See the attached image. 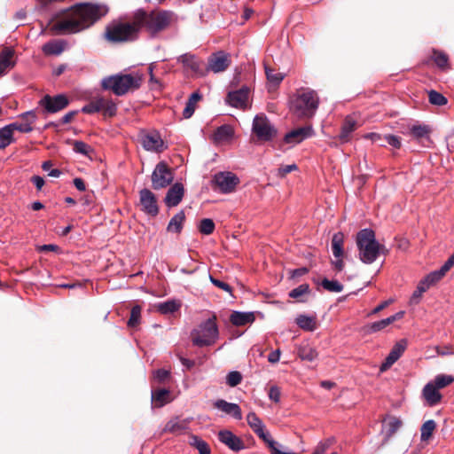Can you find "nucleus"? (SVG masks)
Here are the masks:
<instances>
[{
    "mask_svg": "<svg viewBox=\"0 0 454 454\" xmlns=\"http://www.w3.org/2000/svg\"><path fill=\"white\" fill-rule=\"evenodd\" d=\"M356 129V121L351 118L347 117L341 127L339 138L341 142H348L349 140L350 134Z\"/></svg>",
    "mask_w": 454,
    "mask_h": 454,
    "instance_id": "obj_32",
    "label": "nucleus"
},
{
    "mask_svg": "<svg viewBox=\"0 0 454 454\" xmlns=\"http://www.w3.org/2000/svg\"><path fill=\"white\" fill-rule=\"evenodd\" d=\"M242 379V374L239 372L232 371L226 376V384L231 387H234L241 383Z\"/></svg>",
    "mask_w": 454,
    "mask_h": 454,
    "instance_id": "obj_51",
    "label": "nucleus"
},
{
    "mask_svg": "<svg viewBox=\"0 0 454 454\" xmlns=\"http://www.w3.org/2000/svg\"><path fill=\"white\" fill-rule=\"evenodd\" d=\"M434 60L439 67H444L447 66L448 57L442 52L434 51Z\"/></svg>",
    "mask_w": 454,
    "mask_h": 454,
    "instance_id": "obj_57",
    "label": "nucleus"
},
{
    "mask_svg": "<svg viewBox=\"0 0 454 454\" xmlns=\"http://www.w3.org/2000/svg\"><path fill=\"white\" fill-rule=\"evenodd\" d=\"M210 281L215 286L223 289V291H225L227 293L231 294V287L227 283L221 281L219 279H216V278H213L212 276H210Z\"/></svg>",
    "mask_w": 454,
    "mask_h": 454,
    "instance_id": "obj_61",
    "label": "nucleus"
},
{
    "mask_svg": "<svg viewBox=\"0 0 454 454\" xmlns=\"http://www.w3.org/2000/svg\"><path fill=\"white\" fill-rule=\"evenodd\" d=\"M15 51L10 47H5L0 52V76L7 73L15 66L14 58Z\"/></svg>",
    "mask_w": 454,
    "mask_h": 454,
    "instance_id": "obj_24",
    "label": "nucleus"
},
{
    "mask_svg": "<svg viewBox=\"0 0 454 454\" xmlns=\"http://www.w3.org/2000/svg\"><path fill=\"white\" fill-rule=\"evenodd\" d=\"M428 100L432 105L442 106L447 104V98L436 90H430L428 92Z\"/></svg>",
    "mask_w": 454,
    "mask_h": 454,
    "instance_id": "obj_46",
    "label": "nucleus"
},
{
    "mask_svg": "<svg viewBox=\"0 0 454 454\" xmlns=\"http://www.w3.org/2000/svg\"><path fill=\"white\" fill-rule=\"evenodd\" d=\"M454 381L451 375L439 374L432 381L439 389L450 385Z\"/></svg>",
    "mask_w": 454,
    "mask_h": 454,
    "instance_id": "obj_48",
    "label": "nucleus"
},
{
    "mask_svg": "<svg viewBox=\"0 0 454 454\" xmlns=\"http://www.w3.org/2000/svg\"><path fill=\"white\" fill-rule=\"evenodd\" d=\"M219 441L233 451H239L245 448L243 441L229 430H222L218 433Z\"/></svg>",
    "mask_w": 454,
    "mask_h": 454,
    "instance_id": "obj_18",
    "label": "nucleus"
},
{
    "mask_svg": "<svg viewBox=\"0 0 454 454\" xmlns=\"http://www.w3.org/2000/svg\"><path fill=\"white\" fill-rule=\"evenodd\" d=\"M290 111L300 119L313 117L319 106L317 93L309 88H301L291 97Z\"/></svg>",
    "mask_w": 454,
    "mask_h": 454,
    "instance_id": "obj_3",
    "label": "nucleus"
},
{
    "mask_svg": "<svg viewBox=\"0 0 454 454\" xmlns=\"http://www.w3.org/2000/svg\"><path fill=\"white\" fill-rule=\"evenodd\" d=\"M298 356L302 360L312 362L317 357L318 353L313 347L306 344L299 348Z\"/></svg>",
    "mask_w": 454,
    "mask_h": 454,
    "instance_id": "obj_36",
    "label": "nucleus"
},
{
    "mask_svg": "<svg viewBox=\"0 0 454 454\" xmlns=\"http://www.w3.org/2000/svg\"><path fill=\"white\" fill-rule=\"evenodd\" d=\"M140 25L137 22L135 13L131 22H114L106 28V38L114 43L133 41L137 38Z\"/></svg>",
    "mask_w": 454,
    "mask_h": 454,
    "instance_id": "obj_6",
    "label": "nucleus"
},
{
    "mask_svg": "<svg viewBox=\"0 0 454 454\" xmlns=\"http://www.w3.org/2000/svg\"><path fill=\"white\" fill-rule=\"evenodd\" d=\"M102 110L105 116H114L116 114V105L109 98H102Z\"/></svg>",
    "mask_w": 454,
    "mask_h": 454,
    "instance_id": "obj_45",
    "label": "nucleus"
},
{
    "mask_svg": "<svg viewBox=\"0 0 454 454\" xmlns=\"http://www.w3.org/2000/svg\"><path fill=\"white\" fill-rule=\"evenodd\" d=\"M309 286L308 284L300 285L289 293V296L294 299H300L304 294H309Z\"/></svg>",
    "mask_w": 454,
    "mask_h": 454,
    "instance_id": "obj_54",
    "label": "nucleus"
},
{
    "mask_svg": "<svg viewBox=\"0 0 454 454\" xmlns=\"http://www.w3.org/2000/svg\"><path fill=\"white\" fill-rule=\"evenodd\" d=\"M141 81L142 78L138 74H119L104 78L101 84L105 90H112L117 96H122L130 90L138 89Z\"/></svg>",
    "mask_w": 454,
    "mask_h": 454,
    "instance_id": "obj_5",
    "label": "nucleus"
},
{
    "mask_svg": "<svg viewBox=\"0 0 454 454\" xmlns=\"http://www.w3.org/2000/svg\"><path fill=\"white\" fill-rule=\"evenodd\" d=\"M422 395L429 406L436 405L442 399L439 388L432 381L424 387Z\"/></svg>",
    "mask_w": 454,
    "mask_h": 454,
    "instance_id": "obj_26",
    "label": "nucleus"
},
{
    "mask_svg": "<svg viewBox=\"0 0 454 454\" xmlns=\"http://www.w3.org/2000/svg\"><path fill=\"white\" fill-rule=\"evenodd\" d=\"M177 62L181 63L184 69L190 71L193 75L204 76L206 74L202 68L203 62L193 54H183L177 58Z\"/></svg>",
    "mask_w": 454,
    "mask_h": 454,
    "instance_id": "obj_13",
    "label": "nucleus"
},
{
    "mask_svg": "<svg viewBox=\"0 0 454 454\" xmlns=\"http://www.w3.org/2000/svg\"><path fill=\"white\" fill-rule=\"evenodd\" d=\"M233 135V128L229 124H223L216 129L213 135V139L217 144L228 142L232 138Z\"/></svg>",
    "mask_w": 454,
    "mask_h": 454,
    "instance_id": "obj_28",
    "label": "nucleus"
},
{
    "mask_svg": "<svg viewBox=\"0 0 454 454\" xmlns=\"http://www.w3.org/2000/svg\"><path fill=\"white\" fill-rule=\"evenodd\" d=\"M268 446L270 447V451H271V454H294V452H291V451H283L281 450L280 449L278 448V443L273 441L272 439L270 440L268 442H267Z\"/></svg>",
    "mask_w": 454,
    "mask_h": 454,
    "instance_id": "obj_62",
    "label": "nucleus"
},
{
    "mask_svg": "<svg viewBox=\"0 0 454 454\" xmlns=\"http://www.w3.org/2000/svg\"><path fill=\"white\" fill-rule=\"evenodd\" d=\"M215 321L216 317L213 316L200 324L198 327L192 332V340L195 346H210L216 341L219 333Z\"/></svg>",
    "mask_w": 454,
    "mask_h": 454,
    "instance_id": "obj_7",
    "label": "nucleus"
},
{
    "mask_svg": "<svg viewBox=\"0 0 454 454\" xmlns=\"http://www.w3.org/2000/svg\"><path fill=\"white\" fill-rule=\"evenodd\" d=\"M185 220L184 211L176 214L169 221L167 231L169 232L180 233L183 229V224Z\"/></svg>",
    "mask_w": 454,
    "mask_h": 454,
    "instance_id": "obj_33",
    "label": "nucleus"
},
{
    "mask_svg": "<svg viewBox=\"0 0 454 454\" xmlns=\"http://www.w3.org/2000/svg\"><path fill=\"white\" fill-rule=\"evenodd\" d=\"M384 142H386L387 145L394 148H400L401 147V139L399 137L395 135H386L384 136Z\"/></svg>",
    "mask_w": 454,
    "mask_h": 454,
    "instance_id": "obj_58",
    "label": "nucleus"
},
{
    "mask_svg": "<svg viewBox=\"0 0 454 454\" xmlns=\"http://www.w3.org/2000/svg\"><path fill=\"white\" fill-rule=\"evenodd\" d=\"M107 10L99 4H77L53 14L49 21V29L53 35L80 33L93 26L105 16Z\"/></svg>",
    "mask_w": 454,
    "mask_h": 454,
    "instance_id": "obj_1",
    "label": "nucleus"
},
{
    "mask_svg": "<svg viewBox=\"0 0 454 454\" xmlns=\"http://www.w3.org/2000/svg\"><path fill=\"white\" fill-rule=\"evenodd\" d=\"M142 145L146 151L161 152L164 143L159 134H146L142 137Z\"/></svg>",
    "mask_w": 454,
    "mask_h": 454,
    "instance_id": "obj_25",
    "label": "nucleus"
},
{
    "mask_svg": "<svg viewBox=\"0 0 454 454\" xmlns=\"http://www.w3.org/2000/svg\"><path fill=\"white\" fill-rule=\"evenodd\" d=\"M366 138L371 139L373 143L378 144L380 146H384V136L378 133H370L365 136Z\"/></svg>",
    "mask_w": 454,
    "mask_h": 454,
    "instance_id": "obj_63",
    "label": "nucleus"
},
{
    "mask_svg": "<svg viewBox=\"0 0 454 454\" xmlns=\"http://www.w3.org/2000/svg\"><path fill=\"white\" fill-rule=\"evenodd\" d=\"M174 179L171 169L164 161L159 162L152 174V187L160 190L169 185Z\"/></svg>",
    "mask_w": 454,
    "mask_h": 454,
    "instance_id": "obj_9",
    "label": "nucleus"
},
{
    "mask_svg": "<svg viewBox=\"0 0 454 454\" xmlns=\"http://www.w3.org/2000/svg\"><path fill=\"white\" fill-rule=\"evenodd\" d=\"M449 270L450 269L445 264H443L440 270L429 273L422 280L430 287L431 286L440 281Z\"/></svg>",
    "mask_w": 454,
    "mask_h": 454,
    "instance_id": "obj_35",
    "label": "nucleus"
},
{
    "mask_svg": "<svg viewBox=\"0 0 454 454\" xmlns=\"http://www.w3.org/2000/svg\"><path fill=\"white\" fill-rule=\"evenodd\" d=\"M321 285L325 290L333 293H340L343 290V286L337 280L325 278L322 280Z\"/></svg>",
    "mask_w": 454,
    "mask_h": 454,
    "instance_id": "obj_47",
    "label": "nucleus"
},
{
    "mask_svg": "<svg viewBox=\"0 0 454 454\" xmlns=\"http://www.w3.org/2000/svg\"><path fill=\"white\" fill-rule=\"evenodd\" d=\"M407 347V342L405 340H401L392 348L388 356L386 357L385 361L380 365V372H385L388 370L403 355L405 348Z\"/></svg>",
    "mask_w": 454,
    "mask_h": 454,
    "instance_id": "obj_17",
    "label": "nucleus"
},
{
    "mask_svg": "<svg viewBox=\"0 0 454 454\" xmlns=\"http://www.w3.org/2000/svg\"><path fill=\"white\" fill-rule=\"evenodd\" d=\"M20 118L23 121L21 122L15 121L8 124L9 127L14 132L15 130L22 133H29L33 131V124L35 123L37 116L35 111H28L20 115Z\"/></svg>",
    "mask_w": 454,
    "mask_h": 454,
    "instance_id": "obj_16",
    "label": "nucleus"
},
{
    "mask_svg": "<svg viewBox=\"0 0 454 454\" xmlns=\"http://www.w3.org/2000/svg\"><path fill=\"white\" fill-rule=\"evenodd\" d=\"M136 13L137 22L140 25V28L144 27L152 36L157 35L177 21V15L169 10L152 11L150 12L140 10Z\"/></svg>",
    "mask_w": 454,
    "mask_h": 454,
    "instance_id": "obj_2",
    "label": "nucleus"
},
{
    "mask_svg": "<svg viewBox=\"0 0 454 454\" xmlns=\"http://www.w3.org/2000/svg\"><path fill=\"white\" fill-rule=\"evenodd\" d=\"M184 194V185L180 183L174 184L168 191L164 199L165 204L168 207L177 206Z\"/></svg>",
    "mask_w": 454,
    "mask_h": 454,
    "instance_id": "obj_23",
    "label": "nucleus"
},
{
    "mask_svg": "<svg viewBox=\"0 0 454 454\" xmlns=\"http://www.w3.org/2000/svg\"><path fill=\"white\" fill-rule=\"evenodd\" d=\"M180 307V303L176 301H167L157 305V309L162 314H168L176 311Z\"/></svg>",
    "mask_w": 454,
    "mask_h": 454,
    "instance_id": "obj_42",
    "label": "nucleus"
},
{
    "mask_svg": "<svg viewBox=\"0 0 454 454\" xmlns=\"http://www.w3.org/2000/svg\"><path fill=\"white\" fill-rule=\"evenodd\" d=\"M213 405L215 409L235 419L240 420L242 419L241 409L237 403H229L223 399H218L213 403Z\"/></svg>",
    "mask_w": 454,
    "mask_h": 454,
    "instance_id": "obj_22",
    "label": "nucleus"
},
{
    "mask_svg": "<svg viewBox=\"0 0 454 454\" xmlns=\"http://www.w3.org/2000/svg\"><path fill=\"white\" fill-rule=\"evenodd\" d=\"M141 209L149 215L155 216L159 213L157 199L149 189L144 188L139 192Z\"/></svg>",
    "mask_w": 454,
    "mask_h": 454,
    "instance_id": "obj_12",
    "label": "nucleus"
},
{
    "mask_svg": "<svg viewBox=\"0 0 454 454\" xmlns=\"http://www.w3.org/2000/svg\"><path fill=\"white\" fill-rule=\"evenodd\" d=\"M410 130L411 134L416 138L427 137L430 133V129L427 125H413Z\"/></svg>",
    "mask_w": 454,
    "mask_h": 454,
    "instance_id": "obj_44",
    "label": "nucleus"
},
{
    "mask_svg": "<svg viewBox=\"0 0 454 454\" xmlns=\"http://www.w3.org/2000/svg\"><path fill=\"white\" fill-rule=\"evenodd\" d=\"M171 401L170 392L161 388L152 391V403L153 407L160 408Z\"/></svg>",
    "mask_w": 454,
    "mask_h": 454,
    "instance_id": "obj_30",
    "label": "nucleus"
},
{
    "mask_svg": "<svg viewBox=\"0 0 454 454\" xmlns=\"http://www.w3.org/2000/svg\"><path fill=\"white\" fill-rule=\"evenodd\" d=\"M213 182L223 193H230L235 190L239 179L235 174L225 171L215 174Z\"/></svg>",
    "mask_w": 454,
    "mask_h": 454,
    "instance_id": "obj_10",
    "label": "nucleus"
},
{
    "mask_svg": "<svg viewBox=\"0 0 454 454\" xmlns=\"http://www.w3.org/2000/svg\"><path fill=\"white\" fill-rule=\"evenodd\" d=\"M269 398L275 402V403H278L280 401V395H281V392H280V388L278 387V386H271L269 389Z\"/></svg>",
    "mask_w": 454,
    "mask_h": 454,
    "instance_id": "obj_59",
    "label": "nucleus"
},
{
    "mask_svg": "<svg viewBox=\"0 0 454 454\" xmlns=\"http://www.w3.org/2000/svg\"><path fill=\"white\" fill-rule=\"evenodd\" d=\"M102 98H97L93 100H91L89 104L84 106L82 108V112L84 114H94L98 112H101L102 110Z\"/></svg>",
    "mask_w": 454,
    "mask_h": 454,
    "instance_id": "obj_43",
    "label": "nucleus"
},
{
    "mask_svg": "<svg viewBox=\"0 0 454 454\" xmlns=\"http://www.w3.org/2000/svg\"><path fill=\"white\" fill-rule=\"evenodd\" d=\"M199 230L202 234L210 235L215 230V223L212 219L204 218L200 221Z\"/></svg>",
    "mask_w": 454,
    "mask_h": 454,
    "instance_id": "obj_52",
    "label": "nucleus"
},
{
    "mask_svg": "<svg viewBox=\"0 0 454 454\" xmlns=\"http://www.w3.org/2000/svg\"><path fill=\"white\" fill-rule=\"evenodd\" d=\"M141 316V308L140 306H134L131 309L130 317L128 321V325L129 327H135L138 323Z\"/></svg>",
    "mask_w": 454,
    "mask_h": 454,
    "instance_id": "obj_53",
    "label": "nucleus"
},
{
    "mask_svg": "<svg viewBox=\"0 0 454 454\" xmlns=\"http://www.w3.org/2000/svg\"><path fill=\"white\" fill-rule=\"evenodd\" d=\"M153 376L159 382H163L168 378L169 372L164 369H159L154 372Z\"/></svg>",
    "mask_w": 454,
    "mask_h": 454,
    "instance_id": "obj_64",
    "label": "nucleus"
},
{
    "mask_svg": "<svg viewBox=\"0 0 454 454\" xmlns=\"http://www.w3.org/2000/svg\"><path fill=\"white\" fill-rule=\"evenodd\" d=\"M429 288L427 284H426L423 280H420L417 286L416 290L413 292L411 302L417 304L419 301L422 294Z\"/></svg>",
    "mask_w": 454,
    "mask_h": 454,
    "instance_id": "obj_50",
    "label": "nucleus"
},
{
    "mask_svg": "<svg viewBox=\"0 0 454 454\" xmlns=\"http://www.w3.org/2000/svg\"><path fill=\"white\" fill-rule=\"evenodd\" d=\"M67 43L65 40L54 39L43 45L42 51L45 55H60L67 48Z\"/></svg>",
    "mask_w": 454,
    "mask_h": 454,
    "instance_id": "obj_27",
    "label": "nucleus"
},
{
    "mask_svg": "<svg viewBox=\"0 0 454 454\" xmlns=\"http://www.w3.org/2000/svg\"><path fill=\"white\" fill-rule=\"evenodd\" d=\"M436 428V423L433 419L427 420L420 428V439L422 442H427L433 435Z\"/></svg>",
    "mask_w": 454,
    "mask_h": 454,
    "instance_id": "obj_37",
    "label": "nucleus"
},
{
    "mask_svg": "<svg viewBox=\"0 0 454 454\" xmlns=\"http://www.w3.org/2000/svg\"><path fill=\"white\" fill-rule=\"evenodd\" d=\"M356 245L360 260L367 264L376 261L380 253H385L386 248L375 239L372 229H363L356 235Z\"/></svg>",
    "mask_w": 454,
    "mask_h": 454,
    "instance_id": "obj_4",
    "label": "nucleus"
},
{
    "mask_svg": "<svg viewBox=\"0 0 454 454\" xmlns=\"http://www.w3.org/2000/svg\"><path fill=\"white\" fill-rule=\"evenodd\" d=\"M190 444L195 447L200 454H210V448L208 444L196 435H192L190 437Z\"/></svg>",
    "mask_w": 454,
    "mask_h": 454,
    "instance_id": "obj_41",
    "label": "nucleus"
},
{
    "mask_svg": "<svg viewBox=\"0 0 454 454\" xmlns=\"http://www.w3.org/2000/svg\"><path fill=\"white\" fill-rule=\"evenodd\" d=\"M403 316H404V311H398L395 315H392L385 319H382V320H380L377 322H373L372 324L365 325L364 328V332L368 334H371V333H374L382 331L383 329H385L386 327H387L394 322H395L399 319H402L403 317Z\"/></svg>",
    "mask_w": 454,
    "mask_h": 454,
    "instance_id": "obj_21",
    "label": "nucleus"
},
{
    "mask_svg": "<svg viewBox=\"0 0 454 454\" xmlns=\"http://www.w3.org/2000/svg\"><path fill=\"white\" fill-rule=\"evenodd\" d=\"M247 422L254 433L266 443L271 440L269 433L265 431V426L262 419L254 412H249L247 414Z\"/></svg>",
    "mask_w": 454,
    "mask_h": 454,
    "instance_id": "obj_20",
    "label": "nucleus"
},
{
    "mask_svg": "<svg viewBox=\"0 0 454 454\" xmlns=\"http://www.w3.org/2000/svg\"><path fill=\"white\" fill-rule=\"evenodd\" d=\"M230 64L231 59L229 55L224 51H218L209 57L207 71L213 73L223 72L229 67Z\"/></svg>",
    "mask_w": 454,
    "mask_h": 454,
    "instance_id": "obj_15",
    "label": "nucleus"
},
{
    "mask_svg": "<svg viewBox=\"0 0 454 454\" xmlns=\"http://www.w3.org/2000/svg\"><path fill=\"white\" fill-rule=\"evenodd\" d=\"M298 168L296 164L285 165L278 168V176L279 177H285L288 173L296 170Z\"/></svg>",
    "mask_w": 454,
    "mask_h": 454,
    "instance_id": "obj_60",
    "label": "nucleus"
},
{
    "mask_svg": "<svg viewBox=\"0 0 454 454\" xmlns=\"http://www.w3.org/2000/svg\"><path fill=\"white\" fill-rule=\"evenodd\" d=\"M39 105L44 107L47 113H57L68 105V100L64 95H57L55 97H51L49 95H45L40 101Z\"/></svg>",
    "mask_w": 454,
    "mask_h": 454,
    "instance_id": "obj_14",
    "label": "nucleus"
},
{
    "mask_svg": "<svg viewBox=\"0 0 454 454\" xmlns=\"http://www.w3.org/2000/svg\"><path fill=\"white\" fill-rule=\"evenodd\" d=\"M265 74L267 80L274 84H279L284 79V74L278 72H276L274 69L265 66Z\"/></svg>",
    "mask_w": 454,
    "mask_h": 454,
    "instance_id": "obj_49",
    "label": "nucleus"
},
{
    "mask_svg": "<svg viewBox=\"0 0 454 454\" xmlns=\"http://www.w3.org/2000/svg\"><path fill=\"white\" fill-rule=\"evenodd\" d=\"M296 324L302 330L309 332H313L317 328V321L315 317L300 315L296 318Z\"/></svg>",
    "mask_w": 454,
    "mask_h": 454,
    "instance_id": "obj_34",
    "label": "nucleus"
},
{
    "mask_svg": "<svg viewBox=\"0 0 454 454\" xmlns=\"http://www.w3.org/2000/svg\"><path fill=\"white\" fill-rule=\"evenodd\" d=\"M343 235L340 232L335 233L332 239V251L335 258L343 255Z\"/></svg>",
    "mask_w": 454,
    "mask_h": 454,
    "instance_id": "obj_39",
    "label": "nucleus"
},
{
    "mask_svg": "<svg viewBox=\"0 0 454 454\" xmlns=\"http://www.w3.org/2000/svg\"><path fill=\"white\" fill-rule=\"evenodd\" d=\"M12 136L13 131L9 125L3 127L0 129V147L5 148L12 144L14 141Z\"/></svg>",
    "mask_w": 454,
    "mask_h": 454,
    "instance_id": "obj_40",
    "label": "nucleus"
},
{
    "mask_svg": "<svg viewBox=\"0 0 454 454\" xmlns=\"http://www.w3.org/2000/svg\"><path fill=\"white\" fill-rule=\"evenodd\" d=\"M189 420L178 418L169 420L164 427V432L180 434L188 429Z\"/></svg>",
    "mask_w": 454,
    "mask_h": 454,
    "instance_id": "obj_29",
    "label": "nucleus"
},
{
    "mask_svg": "<svg viewBox=\"0 0 454 454\" xmlns=\"http://www.w3.org/2000/svg\"><path fill=\"white\" fill-rule=\"evenodd\" d=\"M73 150L83 155H87L90 151V146L82 141H74Z\"/></svg>",
    "mask_w": 454,
    "mask_h": 454,
    "instance_id": "obj_56",
    "label": "nucleus"
},
{
    "mask_svg": "<svg viewBox=\"0 0 454 454\" xmlns=\"http://www.w3.org/2000/svg\"><path fill=\"white\" fill-rule=\"evenodd\" d=\"M250 90L243 86L239 90L230 91L226 102L232 107L247 109L249 107Z\"/></svg>",
    "mask_w": 454,
    "mask_h": 454,
    "instance_id": "obj_11",
    "label": "nucleus"
},
{
    "mask_svg": "<svg viewBox=\"0 0 454 454\" xmlns=\"http://www.w3.org/2000/svg\"><path fill=\"white\" fill-rule=\"evenodd\" d=\"M230 321L236 326H243L254 321V315L252 312L233 311Z\"/></svg>",
    "mask_w": 454,
    "mask_h": 454,
    "instance_id": "obj_31",
    "label": "nucleus"
},
{
    "mask_svg": "<svg viewBox=\"0 0 454 454\" xmlns=\"http://www.w3.org/2000/svg\"><path fill=\"white\" fill-rule=\"evenodd\" d=\"M252 130L257 138L262 141H270L277 134L276 129L263 114H258L254 117Z\"/></svg>",
    "mask_w": 454,
    "mask_h": 454,
    "instance_id": "obj_8",
    "label": "nucleus"
},
{
    "mask_svg": "<svg viewBox=\"0 0 454 454\" xmlns=\"http://www.w3.org/2000/svg\"><path fill=\"white\" fill-rule=\"evenodd\" d=\"M313 135V129L311 126L300 127L286 133L284 141L286 144L296 145L302 142L304 139L310 137Z\"/></svg>",
    "mask_w": 454,
    "mask_h": 454,
    "instance_id": "obj_19",
    "label": "nucleus"
},
{
    "mask_svg": "<svg viewBox=\"0 0 454 454\" xmlns=\"http://www.w3.org/2000/svg\"><path fill=\"white\" fill-rule=\"evenodd\" d=\"M200 98H201V96L198 92H193L190 96V98L186 103V106L183 111V116L185 119L190 118L194 114L195 106Z\"/></svg>",
    "mask_w": 454,
    "mask_h": 454,
    "instance_id": "obj_38",
    "label": "nucleus"
},
{
    "mask_svg": "<svg viewBox=\"0 0 454 454\" xmlns=\"http://www.w3.org/2000/svg\"><path fill=\"white\" fill-rule=\"evenodd\" d=\"M402 426V422L393 418L387 423V436L393 435Z\"/></svg>",
    "mask_w": 454,
    "mask_h": 454,
    "instance_id": "obj_55",
    "label": "nucleus"
}]
</instances>
